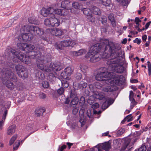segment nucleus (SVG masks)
Returning <instances> with one entry per match:
<instances>
[{
    "instance_id": "774afa93",
    "label": "nucleus",
    "mask_w": 151,
    "mask_h": 151,
    "mask_svg": "<svg viewBox=\"0 0 151 151\" xmlns=\"http://www.w3.org/2000/svg\"><path fill=\"white\" fill-rule=\"evenodd\" d=\"M69 98H67L66 101H65V103L66 104H69Z\"/></svg>"
},
{
    "instance_id": "0e129e2a",
    "label": "nucleus",
    "mask_w": 151,
    "mask_h": 151,
    "mask_svg": "<svg viewBox=\"0 0 151 151\" xmlns=\"http://www.w3.org/2000/svg\"><path fill=\"white\" fill-rule=\"evenodd\" d=\"M131 88L134 91H135L137 89L136 86H132L131 87Z\"/></svg>"
},
{
    "instance_id": "7ed1b4c3",
    "label": "nucleus",
    "mask_w": 151,
    "mask_h": 151,
    "mask_svg": "<svg viewBox=\"0 0 151 151\" xmlns=\"http://www.w3.org/2000/svg\"><path fill=\"white\" fill-rule=\"evenodd\" d=\"M35 56V58L37 59V67L49 74L52 73L53 71H59L63 68L59 62L55 63H51L48 67L47 68L45 66V64L50 59V57L49 55L48 57H46L45 55L43 56L41 53L38 52Z\"/></svg>"
},
{
    "instance_id": "a878e982",
    "label": "nucleus",
    "mask_w": 151,
    "mask_h": 151,
    "mask_svg": "<svg viewBox=\"0 0 151 151\" xmlns=\"http://www.w3.org/2000/svg\"><path fill=\"white\" fill-rule=\"evenodd\" d=\"M134 96V93L133 91H131L129 92V99L130 101H132L131 104L133 105L135 104V101L133 98Z\"/></svg>"
},
{
    "instance_id": "cd10ccee",
    "label": "nucleus",
    "mask_w": 151,
    "mask_h": 151,
    "mask_svg": "<svg viewBox=\"0 0 151 151\" xmlns=\"http://www.w3.org/2000/svg\"><path fill=\"white\" fill-rule=\"evenodd\" d=\"M87 86V83L83 81L80 82L78 84V87L81 89L85 88Z\"/></svg>"
},
{
    "instance_id": "7c9ffc66",
    "label": "nucleus",
    "mask_w": 151,
    "mask_h": 151,
    "mask_svg": "<svg viewBox=\"0 0 151 151\" xmlns=\"http://www.w3.org/2000/svg\"><path fill=\"white\" fill-rule=\"evenodd\" d=\"M78 56L85 54L86 52V50L85 49H81L77 51Z\"/></svg>"
},
{
    "instance_id": "680f3d73",
    "label": "nucleus",
    "mask_w": 151,
    "mask_h": 151,
    "mask_svg": "<svg viewBox=\"0 0 151 151\" xmlns=\"http://www.w3.org/2000/svg\"><path fill=\"white\" fill-rule=\"evenodd\" d=\"M4 121L2 119V120L0 121V127L1 128L3 125Z\"/></svg>"
},
{
    "instance_id": "4d7b16f0",
    "label": "nucleus",
    "mask_w": 151,
    "mask_h": 151,
    "mask_svg": "<svg viewBox=\"0 0 151 151\" xmlns=\"http://www.w3.org/2000/svg\"><path fill=\"white\" fill-rule=\"evenodd\" d=\"M32 127V125L29 126V125H28L26 127V129H27L28 130H31Z\"/></svg>"
},
{
    "instance_id": "5701e85b",
    "label": "nucleus",
    "mask_w": 151,
    "mask_h": 151,
    "mask_svg": "<svg viewBox=\"0 0 151 151\" xmlns=\"http://www.w3.org/2000/svg\"><path fill=\"white\" fill-rule=\"evenodd\" d=\"M133 120V117L132 116V114H130L127 116L122 122L121 123L122 124H124L125 121H127V122H129L132 121Z\"/></svg>"
},
{
    "instance_id": "9d476101",
    "label": "nucleus",
    "mask_w": 151,
    "mask_h": 151,
    "mask_svg": "<svg viewBox=\"0 0 151 151\" xmlns=\"http://www.w3.org/2000/svg\"><path fill=\"white\" fill-rule=\"evenodd\" d=\"M60 24L59 19L55 17H50L49 19H46L44 20V24L45 25L53 27H57Z\"/></svg>"
},
{
    "instance_id": "a18cd8bd",
    "label": "nucleus",
    "mask_w": 151,
    "mask_h": 151,
    "mask_svg": "<svg viewBox=\"0 0 151 151\" xmlns=\"http://www.w3.org/2000/svg\"><path fill=\"white\" fill-rule=\"evenodd\" d=\"M99 107V105L97 103H95L93 104L92 106V108L93 109H96L98 108Z\"/></svg>"
},
{
    "instance_id": "13d9d810",
    "label": "nucleus",
    "mask_w": 151,
    "mask_h": 151,
    "mask_svg": "<svg viewBox=\"0 0 151 151\" xmlns=\"http://www.w3.org/2000/svg\"><path fill=\"white\" fill-rule=\"evenodd\" d=\"M151 23V22L150 21L146 24V25H145V29H147L148 28V27L149 26Z\"/></svg>"
},
{
    "instance_id": "ddd939ff",
    "label": "nucleus",
    "mask_w": 151,
    "mask_h": 151,
    "mask_svg": "<svg viewBox=\"0 0 151 151\" xmlns=\"http://www.w3.org/2000/svg\"><path fill=\"white\" fill-rule=\"evenodd\" d=\"M76 44V42L74 40H66L61 41L60 44L57 45V48L58 49L61 50L62 49V47H73Z\"/></svg>"
},
{
    "instance_id": "69168bd1",
    "label": "nucleus",
    "mask_w": 151,
    "mask_h": 151,
    "mask_svg": "<svg viewBox=\"0 0 151 151\" xmlns=\"http://www.w3.org/2000/svg\"><path fill=\"white\" fill-rule=\"evenodd\" d=\"M78 111V110L76 109H74L73 110V114H76Z\"/></svg>"
},
{
    "instance_id": "603ef678",
    "label": "nucleus",
    "mask_w": 151,
    "mask_h": 151,
    "mask_svg": "<svg viewBox=\"0 0 151 151\" xmlns=\"http://www.w3.org/2000/svg\"><path fill=\"white\" fill-rule=\"evenodd\" d=\"M38 77L41 79H43L44 76L43 74L41 72H38Z\"/></svg>"
},
{
    "instance_id": "39448f33",
    "label": "nucleus",
    "mask_w": 151,
    "mask_h": 151,
    "mask_svg": "<svg viewBox=\"0 0 151 151\" xmlns=\"http://www.w3.org/2000/svg\"><path fill=\"white\" fill-rule=\"evenodd\" d=\"M22 45H24L25 50H27L29 52H30V55L32 54V56H29L28 57H24L23 54L19 52V51H16L14 50H12L11 51V52L14 56V57H16L18 59L20 60L21 61L27 64H28L31 63L30 58H35V55H37V53L39 52H37L35 53V52L34 51H32L35 47L33 45L29 44H22Z\"/></svg>"
},
{
    "instance_id": "c03bdc74",
    "label": "nucleus",
    "mask_w": 151,
    "mask_h": 151,
    "mask_svg": "<svg viewBox=\"0 0 151 151\" xmlns=\"http://www.w3.org/2000/svg\"><path fill=\"white\" fill-rule=\"evenodd\" d=\"M28 22L31 24H34L35 22L34 17L29 18L28 19Z\"/></svg>"
},
{
    "instance_id": "37998d69",
    "label": "nucleus",
    "mask_w": 151,
    "mask_h": 151,
    "mask_svg": "<svg viewBox=\"0 0 151 151\" xmlns=\"http://www.w3.org/2000/svg\"><path fill=\"white\" fill-rule=\"evenodd\" d=\"M80 68L81 70L83 73L85 72L87 69V68L86 66L83 65L81 66Z\"/></svg>"
},
{
    "instance_id": "09e8293b",
    "label": "nucleus",
    "mask_w": 151,
    "mask_h": 151,
    "mask_svg": "<svg viewBox=\"0 0 151 151\" xmlns=\"http://www.w3.org/2000/svg\"><path fill=\"white\" fill-rule=\"evenodd\" d=\"M134 21L137 25H139V23L141 22V20L138 17H136L135 18Z\"/></svg>"
},
{
    "instance_id": "3c124183",
    "label": "nucleus",
    "mask_w": 151,
    "mask_h": 151,
    "mask_svg": "<svg viewBox=\"0 0 151 151\" xmlns=\"http://www.w3.org/2000/svg\"><path fill=\"white\" fill-rule=\"evenodd\" d=\"M141 42L140 39H139L138 38H136L135 39L134 41V43H136L137 44H139Z\"/></svg>"
},
{
    "instance_id": "864d4df0",
    "label": "nucleus",
    "mask_w": 151,
    "mask_h": 151,
    "mask_svg": "<svg viewBox=\"0 0 151 151\" xmlns=\"http://www.w3.org/2000/svg\"><path fill=\"white\" fill-rule=\"evenodd\" d=\"M38 77L41 79H43L44 76L43 74L41 72H38Z\"/></svg>"
},
{
    "instance_id": "e2e57ef3",
    "label": "nucleus",
    "mask_w": 151,
    "mask_h": 151,
    "mask_svg": "<svg viewBox=\"0 0 151 151\" xmlns=\"http://www.w3.org/2000/svg\"><path fill=\"white\" fill-rule=\"evenodd\" d=\"M66 144L68 146V149H69L70 148L71 146L73 145V144L69 142H67Z\"/></svg>"
},
{
    "instance_id": "4be33fe9",
    "label": "nucleus",
    "mask_w": 151,
    "mask_h": 151,
    "mask_svg": "<svg viewBox=\"0 0 151 151\" xmlns=\"http://www.w3.org/2000/svg\"><path fill=\"white\" fill-rule=\"evenodd\" d=\"M99 4H102L106 6H109L111 3L110 0H98Z\"/></svg>"
},
{
    "instance_id": "79ce46f5",
    "label": "nucleus",
    "mask_w": 151,
    "mask_h": 151,
    "mask_svg": "<svg viewBox=\"0 0 151 151\" xmlns=\"http://www.w3.org/2000/svg\"><path fill=\"white\" fill-rule=\"evenodd\" d=\"M42 86L44 88H47L49 86V84L47 81H44L42 83Z\"/></svg>"
},
{
    "instance_id": "dca6fc26",
    "label": "nucleus",
    "mask_w": 151,
    "mask_h": 151,
    "mask_svg": "<svg viewBox=\"0 0 151 151\" xmlns=\"http://www.w3.org/2000/svg\"><path fill=\"white\" fill-rule=\"evenodd\" d=\"M47 32H50L52 35L55 36H60L62 35L63 33V31L61 29L58 28L51 29H47Z\"/></svg>"
},
{
    "instance_id": "1a4fd4ad",
    "label": "nucleus",
    "mask_w": 151,
    "mask_h": 151,
    "mask_svg": "<svg viewBox=\"0 0 151 151\" xmlns=\"http://www.w3.org/2000/svg\"><path fill=\"white\" fill-rule=\"evenodd\" d=\"M16 70L19 76L21 78L24 79L28 76V73L24 67L21 65H17L15 67Z\"/></svg>"
},
{
    "instance_id": "423d86ee",
    "label": "nucleus",
    "mask_w": 151,
    "mask_h": 151,
    "mask_svg": "<svg viewBox=\"0 0 151 151\" xmlns=\"http://www.w3.org/2000/svg\"><path fill=\"white\" fill-rule=\"evenodd\" d=\"M13 73L8 69H4L2 70L0 68V77H3L5 79H3L2 82L9 88L13 89L14 88V85L13 83L9 81V79H11L13 76Z\"/></svg>"
},
{
    "instance_id": "2f4dec72",
    "label": "nucleus",
    "mask_w": 151,
    "mask_h": 151,
    "mask_svg": "<svg viewBox=\"0 0 151 151\" xmlns=\"http://www.w3.org/2000/svg\"><path fill=\"white\" fill-rule=\"evenodd\" d=\"M63 81H62V83L63 87L65 88H67L68 86V84L67 83V81L68 80H65L63 79Z\"/></svg>"
},
{
    "instance_id": "0eeeda50",
    "label": "nucleus",
    "mask_w": 151,
    "mask_h": 151,
    "mask_svg": "<svg viewBox=\"0 0 151 151\" xmlns=\"http://www.w3.org/2000/svg\"><path fill=\"white\" fill-rule=\"evenodd\" d=\"M94 96L96 99L104 101L102 105V108L104 109H106L114 102L113 99L106 97L105 94L103 92H96Z\"/></svg>"
},
{
    "instance_id": "ea45409f",
    "label": "nucleus",
    "mask_w": 151,
    "mask_h": 151,
    "mask_svg": "<svg viewBox=\"0 0 151 151\" xmlns=\"http://www.w3.org/2000/svg\"><path fill=\"white\" fill-rule=\"evenodd\" d=\"M146 147L145 146L143 145L140 147L139 148L138 151H146Z\"/></svg>"
},
{
    "instance_id": "f3484780",
    "label": "nucleus",
    "mask_w": 151,
    "mask_h": 151,
    "mask_svg": "<svg viewBox=\"0 0 151 151\" xmlns=\"http://www.w3.org/2000/svg\"><path fill=\"white\" fill-rule=\"evenodd\" d=\"M53 7H49L46 9L43 8L40 11V14L44 17H46L49 14H52V12L53 11Z\"/></svg>"
},
{
    "instance_id": "58836bf2",
    "label": "nucleus",
    "mask_w": 151,
    "mask_h": 151,
    "mask_svg": "<svg viewBox=\"0 0 151 151\" xmlns=\"http://www.w3.org/2000/svg\"><path fill=\"white\" fill-rule=\"evenodd\" d=\"M75 77L77 79L80 80L82 76L80 73H77L75 75Z\"/></svg>"
},
{
    "instance_id": "72a5a7b5",
    "label": "nucleus",
    "mask_w": 151,
    "mask_h": 151,
    "mask_svg": "<svg viewBox=\"0 0 151 151\" xmlns=\"http://www.w3.org/2000/svg\"><path fill=\"white\" fill-rule=\"evenodd\" d=\"M22 44H24L23 43H18L17 44V46L19 48V49L22 50H25L24 47L25 46H24V45H22Z\"/></svg>"
},
{
    "instance_id": "bb28decb",
    "label": "nucleus",
    "mask_w": 151,
    "mask_h": 151,
    "mask_svg": "<svg viewBox=\"0 0 151 151\" xmlns=\"http://www.w3.org/2000/svg\"><path fill=\"white\" fill-rule=\"evenodd\" d=\"M81 116L80 119L79 120V122L81 124V127H82L86 123V120L84 118V117L83 115H81V116Z\"/></svg>"
},
{
    "instance_id": "c85d7f7f",
    "label": "nucleus",
    "mask_w": 151,
    "mask_h": 151,
    "mask_svg": "<svg viewBox=\"0 0 151 151\" xmlns=\"http://www.w3.org/2000/svg\"><path fill=\"white\" fill-rule=\"evenodd\" d=\"M17 137V135H14L10 139L9 141V145H11L14 142L15 140L16 139Z\"/></svg>"
},
{
    "instance_id": "6ab92c4d",
    "label": "nucleus",
    "mask_w": 151,
    "mask_h": 151,
    "mask_svg": "<svg viewBox=\"0 0 151 151\" xmlns=\"http://www.w3.org/2000/svg\"><path fill=\"white\" fill-rule=\"evenodd\" d=\"M16 128V126L15 125H12L9 126L7 130V134L8 135H12L15 132Z\"/></svg>"
},
{
    "instance_id": "338daca9",
    "label": "nucleus",
    "mask_w": 151,
    "mask_h": 151,
    "mask_svg": "<svg viewBox=\"0 0 151 151\" xmlns=\"http://www.w3.org/2000/svg\"><path fill=\"white\" fill-rule=\"evenodd\" d=\"M150 43V41L147 42L145 44V46L146 47H147L149 46Z\"/></svg>"
},
{
    "instance_id": "2eb2a0df",
    "label": "nucleus",
    "mask_w": 151,
    "mask_h": 151,
    "mask_svg": "<svg viewBox=\"0 0 151 151\" xmlns=\"http://www.w3.org/2000/svg\"><path fill=\"white\" fill-rule=\"evenodd\" d=\"M82 9L81 10L83 11L84 14L87 16V18L88 20L91 22H94L95 19L90 13L91 11L90 10L88 9L83 8V7Z\"/></svg>"
},
{
    "instance_id": "b1692460",
    "label": "nucleus",
    "mask_w": 151,
    "mask_h": 151,
    "mask_svg": "<svg viewBox=\"0 0 151 151\" xmlns=\"http://www.w3.org/2000/svg\"><path fill=\"white\" fill-rule=\"evenodd\" d=\"M72 6L74 9L82 10V6L78 2L73 3L72 4Z\"/></svg>"
},
{
    "instance_id": "e433bc0d",
    "label": "nucleus",
    "mask_w": 151,
    "mask_h": 151,
    "mask_svg": "<svg viewBox=\"0 0 151 151\" xmlns=\"http://www.w3.org/2000/svg\"><path fill=\"white\" fill-rule=\"evenodd\" d=\"M87 114L88 117L90 118L92 117L93 115L91 109H89L87 110Z\"/></svg>"
},
{
    "instance_id": "4c0bfd02",
    "label": "nucleus",
    "mask_w": 151,
    "mask_h": 151,
    "mask_svg": "<svg viewBox=\"0 0 151 151\" xmlns=\"http://www.w3.org/2000/svg\"><path fill=\"white\" fill-rule=\"evenodd\" d=\"M85 102V98L83 96H81L80 99L79 103L81 105H83Z\"/></svg>"
},
{
    "instance_id": "f8f14e48",
    "label": "nucleus",
    "mask_w": 151,
    "mask_h": 151,
    "mask_svg": "<svg viewBox=\"0 0 151 151\" xmlns=\"http://www.w3.org/2000/svg\"><path fill=\"white\" fill-rule=\"evenodd\" d=\"M73 68L68 67L66 68L61 74V76L64 79L69 80L70 78V76L73 73Z\"/></svg>"
},
{
    "instance_id": "f03ea898",
    "label": "nucleus",
    "mask_w": 151,
    "mask_h": 151,
    "mask_svg": "<svg viewBox=\"0 0 151 151\" xmlns=\"http://www.w3.org/2000/svg\"><path fill=\"white\" fill-rule=\"evenodd\" d=\"M101 69L96 75V79L99 81H104L108 84L107 86L103 87L101 89L105 92L113 91V85H117L119 81V76H115L114 73L106 71V68Z\"/></svg>"
},
{
    "instance_id": "f704fd0d",
    "label": "nucleus",
    "mask_w": 151,
    "mask_h": 151,
    "mask_svg": "<svg viewBox=\"0 0 151 151\" xmlns=\"http://www.w3.org/2000/svg\"><path fill=\"white\" fill-rule=\"evenodd\" d=\"M119 2L121 3L124 6H126L128 4V1L127 0H117Z\"/></svg>"
},
{
    "instance_id": "a211bd4d",
    "label": "nucleus",
    "mask_w": 151,
    "mask_h": 151,
    "mask_svg": "<svg viewBox=\"0 0 151 151\" xmlns=\"http://www.w3.org/2000/svg\"><path fill=\"white\" fill-rule=\"evenodd\" d=\"M70 98L72 99L71 100L70 104L71 106L74 107V105H76L78 104V99L75 95L73 96L72 93L70 94Z\"/></svg>"
},
{
    "instance_id": "a19ab883",
    "label": "nucleus",
    "mask_w": 151,
    "mask_h": 151,
    "mask_svg": "<svg viewBox=\"0 0 151 151\" xmlns=\"http://www.w3.org/2000/svg\"><path fill=\"white\" fill-rule=\"evenodd\" d=\"M66 147V146L65 145H63L61 146H60L58 149V151H63Z\"/></svg>"
},
{
    "instance_id": "6e6552de",
    "label": "nucleus",
    "mask_w": 151,
    "mask_h": 151,
    "mask_svg": "<svg viewBox=\"0 0 151 151\" xmlns=\"http://www.w3.org/2000/svg\"><path fill=\"white\" fill-rule=\"evenodd\" d=\"M65 2L62 1L61 4V7L62 8H64V9L61 10L60 9H54L53 8V9L54 10L52 12V14H56L58 15H60L63 16H65L68 14V12L66 10H70L71 12L73 13V11L72 9H70L67 7V5H68V3L66 2V4L64 5Z\"/></svg>"
},
{
    "instance_id": "de8ad7c7",
    "label": "nucleus",
    "mask_w": 151,
    "mask_h": 151,
    "mask_svg": "<svg viewBox=\"0 0 151 151\" xmlns=\"http://www.w3.org/2000/svg\"><path fill=\"white\" fill-rule=\"evenodd\" d=\"M70 54L74 57H77L78 56L77 51L72 52H70Z\"/></svg>"
},
{
    "instance_id": "473e14b6",
    "label": "nucleus",
    "mask_w": 151,
    "mask_h": 151,
    "mask_svg": "<svg viewBox=\"0 0 151 151\" xmlns=\"http://www.w3.org/2000/svg\"><path fill=\"white\" fill-rule=\"evenodd\" d=\"M94 85L98 89H101L102 88V85L101 83L99 82H96L94 84Z\"/></svg>"
},
{
    "instance_id": "f257e3e1",
    "label": "nucleus",
    "mask_w": 151,
    "mask_h": 151,
    "mask_svg": "<svg viewBox=\"0 0 151 151\" xmlns=\"http://www.w3.org/2000/svg\"><path fill=\"white\" fill-rule=\"evenodd\" d=\"M104 45L97 43L92 46L89 52L85 55L86 58H90V61L96 62L101 58H109L107 62L109 65V70L119 73H122L124 70L122 61L118 56V52L115 48L113 42H109L107 40L103 41Z\"/></svg>"
},
{
    "instance_id": "aec40b11",
    "label": "nucleus",
    "mask_w": 151,
    "mask_h": 151,
    "mask_svg": "<svg viewBox=\"0 0 151 151\" xmlns=\"http://www.w3.org/2000/svg\"><path fill=\"white\" fill-rule=\"evenodd\" d=\"M109 19L111 22L112 25L113 27L116 26V23L114 18V15L112 14H110L109 16Z\"/></svg>"
},
{
    "instance_id": "49530a36",
    "label": "nucleus",
    "mask_w": 151,
    "mask_h": 151,
    "mask_svg": "<svg viewBox=\"0 0 151 151\" xmlns=\"http://www.w3.org/2000/svg\"><path fill=\"white\" fill-rule=\"evenodd\" d=\"M64 89L63 88H60L57 91L58 93L60 95L62 94L64 92Z\"/></svg>"
},
{
    "instance_id": "9b49d317",
    "label": "nucleus",
    "mask_w": 151,
    "mask_h": 151,
    "mask_svg": "<svg viewBox=\"0 0 151 151\" xmlns=\"http://www.w3.org/2000/svg\"><path fill=\"white\" fill-rule=\"evenodd\" d=\"M111 147V145L109 142L104 144H100L91 149V151H102L101 149L106 151H108Z\"/></svg>"
},
{
    "instance_id": "8fccbe9b",
    "label": "nucleus",
    "mask_w": 151,
    "mask_h": 151,
    "mask_svg": "<svg viewBox=\"0 0 151 151\" xmlns=\"http://www.w3.org/2000/svg\"><path fill=\"white\" fill-rule=\"evenodd\" d=\"M7 110H5V111H4V113L3 114V116L2 118V119H3L4 120V121L6 119V117L7 114Z\"/></svg>"
},
{
    "instance_id": "393cba45",
    "label": "nucleus",
    "mask_w": 151,
    "mask_h": 151,
    "mask_svg": "<svg viewBox=\"0 0 151 151\" xmlns=\"http://www.w3.org/2000/svg\"><path fill=\"white\" fill-rule=\"evenodd\" d=\"M45 110L42 109H37L35 111V114L37 116H40L43 115Z\"/></svg>"
},
{
    "instance_id": "4468645a",
    "label": "nucleus",
    "mask_w": 151,
    "mask_h": 151,
    "mask_svg": "<svg viewBox=\"0 0 151 151\" xmlns=\"http://www.w3.org/2000/svg\"><path fill=\"white\" fill-rule=\"evenodd\" d=\"M137 140V139H128L125 141L124 145L121 148V150H124L126 148H127L128 149H129V150H130L132 147H131L133 145L134 143L136 142Z\"/></svg>"
},
{
    "instance_id": "5fc2aeb1",
    "label": "nucleus",
    "mask_w": 151,
    "mask_h": 151,
    "mask_svg": "<svg viewBox=\"0 0 151 151\" xmlns=\"http://www.w3.org/2000/svg\"><path fill=\"white\" fill-rule=\"evenodd\" d=\"M46 97V95L42 93H40V97L41 99H44Z\"/></svg>"
},
{
    "instance_id": "c756f323",
    "label": "nucleus",
    "mask_w": 151,
    "mask_h": 151,
    "mask_svg": "<svg viewBox=\"0 0 151 151\" xmlns=\"http://www.w3.org/2000/svg\"><path fill=\"white\" fill-rule=\"evenodd\" d=\"M20 144V141H16L14 145L13 150H17L19 147Z\"/></svg>"
},
{
    "instance_id": "20e7f679",
    "label": "nucleus",
    "mask_w": 151,
    "mask_h": 151,
    "mask_svg": "<svg viewBox=\"0 0 151 151\" xmlns=\"http://www.w3.org/2000/svg\"><path fill=\"white\" fill-rule=\"evenodd\" d=\"M21 36H20L18 40L20 42L30 41L33 38L34 35H37L39 36L42 35L44 33L42 29L36 26L26 25L21 29Z\"/></svg>"
},
{
    "instance_id": "6e6d98bb",
    "label": "nucleus",
    "mask_w": 151,
    "mask_h": 151,
    "mask_svg": "<svg viewBox=\"0 0 151 151\" xmlns=\"http://www.w3.org/2000/svg\"><path fill=\"white\" fill-rule=\"evenodd\" d=\"M107 22V19L106 17H104L102 19V22L103 24Z\"/></svg>"
},
{
    "instance_id": "052dcab7",
    "label": "nucleus",
    "mask_w": 151,
    "mask_h": 151,
    "mask_svg": "<svg viewBox=\"0 0 151 151\" xmlns=\"http://www.w3.org/2000/svg\"><path fill=\"white\" fill-rule=\"evenodd\" d=\"M127 42V38H124L122 41V42L123 44H125Z\"/></svg>"
},
{
    "instance_id": "412c9836",
    "label": "nucleus",
    "mask_w": 151,
    "mask_h": 151,
    "mask_svg": "<svg viewBox=\"0 0 151 151\" xmlns=\"http://www.w3.org/2000/svg\"><path fill=\"white\" fill-rule=\"evenodd\" d=\"M91 11L95 14L99 15L101 14L100 9L95 6H93L91 9Z\"/></svg>"
},
{
    "instance_id": "c9c22d12",
    "label": "nucleus",
    "mask_w": 151,
    "mask_h": 151,
    "mask_svg": "<svg viewBox=\"0 0 151 151\" xmlns=\"http://www.w3.org/2000/svg\"><path fill=\"white\" fill-rule=\"evenodd\" d=\"M147 67L148 68V74L150 76L151 74V64L149 61L147 62Z\"/></svg>"
},
{
    "instance_id": "bf43d9fd",
    "label": "nucleus",
    "mask_w": 151,
    "mask_h": 151,
    "mask_svg": "<svg viewBox=\"0 0 151 151\" xmlns=\"http://www.w3.org/2000/svg\"><path fill=\"white\" fill-rule=\"evenodd\" d=\"M147 39V36L146 35H144L142 37V39L144 42H145Z\"/></svg>"
}]
</instances>
